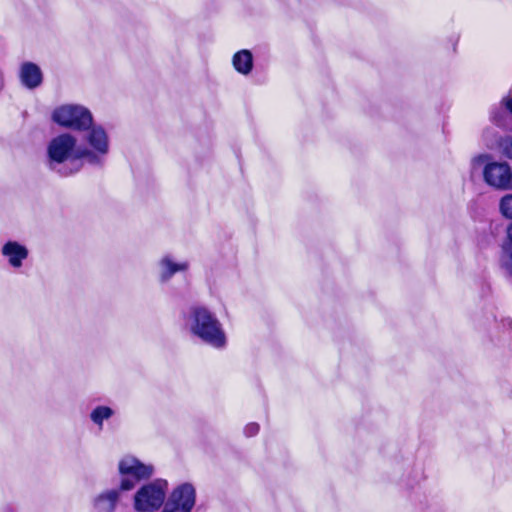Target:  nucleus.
I'll list each match as a JSON object with an SVG mask.
<instances>
[{
  "mask_svg": "<svg viewBox=\"0 0 512 512\" xmlns=\"http://www.w3.org/2000/svg\"><path fill=\"white\" fill-rule=\"evenodd\" d=\"M168 482L156 479L143 485L134 495V508L139 512H154L158 510L166 498Z\"/></svg>",
  "mask_w": 512,
  "mask_h": 512,
  "instance_id": "6",
  "label": "nucleus"
},
{
  "mask_svg": "<svg viewBox=\"0 0 512 512\" xmlns=\"http://www.w3.org/2000/svg\"><path fill=\"white\" fill-rule=\"evenodd\" d=\"M20 81L28 89H35L41 85L43 74L38 65L32 62H24L19 70Z\"/></svg>",
  "mask_w": 512,
  "mask_h": 512,
  "instance_id": "11",
  "label": "nucleus"
},
{
  "mask_svg": "<svg viewBox=\"0 0 512 512\" xmlns=\"http://www.w3.org/2000/svg\"><path fill=\"white\" fill-rule=\"evenodd\" d=\"M52 120L61 127L83 131L92 125L93 116L85 106L65 104L54 109Z\"/></svg>",
  "mask_w": 512,
  "mask_h": 512,
  "instance_id": "5",
  "label": "nucleus"
},
{
  "mask_svg": "<svg viewBox=\"0 0 512 512\" xmlns=\"http://www.w3.org/2000/svg\"><path fill=\"white\" fill-rule=\"evenodd\" d=\"M232 64L238 73L248 75L253 68V55L251 51L243 49L236 52L232 58Z\"/></svg>",
  "mask_w": 512,
  "mask_h": 512,
  "instance_id": "13",
  "label": "nucleus"
},
{
  "mask_svg": "<svg viewBox=\"0 0 512 512\" xmlns=\"http://www.w3.org/2000/svg\"><path fill=\"white\" fill-rule=\"evenodd\" d=\"M82 145L70 133L57 135L47 146V165L63 176H69L80 171L85 161Z\"/></svg>",
  "mask_w": 512,
  "mask_h": 512,
  "instance_id": "1",
  "label": "nucleus"
},
{
  "mask_svg": "<svg viewBox=\"0 0 512 512\" xmlns=\"http://www.w3.org/2000/svg\"><path fill=\"white\" fill-rule=\"evenodd\" d=\"M84 131L83 139L87 146H82V152L85 161L95 166L103 165L109 153V136L106 130L92 122V125Z\"/></svg>",
  "mask_w": 512,
  "mask_h": 512,
  "instance_id": "4",
  "label": "nucleus"
},
{
  "mask_svg": "<svg viewBox=\"0 0 512 512\" xmlns=\"http://www.w3.org/2000/svg\"><path fill=\"white\" fill-rule=\"evenodd\" d=\"M498 148H499V151L500 153L512 160V137L511 136H506L504 138H501L498 142Z\"/></svg>",
  "mask_w": 512,
  "mask_h": 512,
  "instance_id": "18",
  "label": "nucleus"
},
{
  "mask_svg": "<svg viewBox=\"0 0 512 512\" xmlns=\"http://www.w3.org/2000/svg\"><path fill=\"white\" fill-rule=\"evenodd\" d=\"M1 255L11 268L20 269L29 256V250L24 244L9 240L2 245Z\"/></svg>",
  "mask_w": 512,
  "mask_h": 512,
  "instance_id": "9",
  "label": "nucleus"
},
{
  "mask_svg": "<svg viewBox=\"0 0 512 512\" xmlns=\"http://www.w3.org/2000/svg\"><path fill=\"white\" fill-rule=\"evenodd\" d=\"M502 105L505 109L508 110L510 114H512V95H508L502 99Z\"/></svg>",
  "mask_w": 512,
  "mask_h": 512,
  "instance_id": "20",
  "label": "nucleus"
},
{
  "mask_svg": "<svg viewBox=\"0 0 512 512\" xmlns=\"http://www.w3.org/2000/svg\"><path fill=\"white\" fill-rule=\"evenodd\" d=\"M190 267L188 261H176L171 254L162 256L157 263L159 281L168 282L176 273L186 272Z\"/></svg>",
  "mask_w": 512,
  "mask_h": 512,
  "instance_id": "10",
  "label": "nucleus"
},
{
  "mask_svg": "<svg viewBox=\"0 0 512 512\" xmlns=\"http://www.w3.org/2000/svg\"><path fill=\"white\" fill-rule=\"evenodd\" d=\"M507 240L512 242V223L507 228Z\"/></svg>",
  "mask_w": 512,
  "mask_h": 512,
  "instance_id": "21",
  "label": "nucleus"
},
{
  "mask_svg": "<svg viewBox=\"0 0 512 512\" xmlns=\"http://www.w3.org/2000/svg\"><path fill=\"white\" fill-rule=\"evenodd\" d=\"M471 173L482 171L484 182L497 190L512 189V169L506 162L493 161L490 154H479L471 159Z\"/></svg>",
  "mask_w": 512,
  "mask_h": 512,
  "instance_id": "3",
  "label": "nucleus"
},
{
  "mask_svg": "<svg viewBox=\"0 0 512 512\" xmlns=\"http://www.w3.org/2000/svg\"><path fill=\"white\" fill-rule=\"evenodd\" d=\"M196 503V491L192 484L183 483L170 493L162 512H191Z\"/></svg>",
  "mask_w": 512,
  "mask_h": 512,
  "instance_id": "8",
  "label": "nucleus"
},
{
  "mask_svg": "<svg viewBox=\"0 0 512 512\" xmlns=\"http://www.w3.org/2000/svg\"><path fill=\"white\" fill-rule=\"evenodd\" d=\"M499 209L504 217L512 219V194H506L500 199Z\"/></svg>",
  "mask_w": 512,
  "mask_h": 512,
  "instance_id": "17",
  "label": "nucleus"
},
{
  "mask_svg": "<svg viewBox=\"0 0 512 512\" xmlns=\"http://www.w3.org/2000/svg\"><path fill=\"white\" fill-rule=\"evenodd\" d=\"M118 471L125 477L120 482V490L130 491L135 488L137 482L150 478L154 473V467L141 462L134 456H124L118 464Z\"/></svg>",
  "mask_w": 512,
  "mask_h": 512,
  "instance_id": "7",
  "label": "nucleus"
},
{
  "mask_svg": "<svg viewBox=\"0 0 512 512\" xmlns=\"http://www.w3.org/2000/svg\"><path fill=\"white\" fill-rule=\"evenodd\" d=\"M120 487L101 493L94 499V507L101 512H112L120 497Z\"/></svg>",
  "mask_w": 512,
  "mask_h": 512,
  "instance_id": "12",
  "label": "nucleus"
},
{
  "mask_svg": "<svg viewBox=\"0 0 512 512\" xmlns=\"http://www.w3.org/2000/svg\"><path fill=\"white\" fill-rule=\"evenodd\" d=\"M259 432V425L257 423H249L244 428V434L247 437H252L256 435Z\"/></svg>",
  "mask_w": 512,
  "mask_h": 512,
  "instance_id": "19",
  "label": "nucleus"
},
{
  "mask_svg": "<svg viewBox=\"0 0 512 512\" xmlns=\"http://www.w3.org/2000/svg\"><path fill=\"white\" fill-rule=\"evenodd\" d=\"M509 112L505 107L502 105V101L500 102L499 106L494 107L490 112V119L491 121L497 125L498 127L508 129L510 127V116Z\"/></svg>",
  "mask_w": 512,
  "mask_h": 512,
  "instance_id": "15",
  "label": "nucleus"
},
{
  "mask_svg": "<svg viewBox=\"0 0 512 512\" xmlns=\"http://www.w3.org/2000/svg\"><path fill=\"white\" fill-rule=\"evenodd\" d=\"M188 325L193 335L206 344L222 349L226 346V334L218 318L205 307L190 310Z\"/></svg>",
  "mask_w": 512,
  "mask_h": 512,
  "instance_id": "2",
  "label": "nucleus"
},
{
  "mask_svg": "<svg viewBox=\"0 0 512 512\" xmlns=\"http://www.w3.org/2000/svg\"><path fill=\"white\" fill-rule=\"evenodd\" d=\"M114 414L115 411L111 407L99 405L90 412V419L99 430H102L104 421L109 420Z\"/></svg>",
  "mask_w": 512,
  "mask_h": 512,
  "instance_id": "14",
  "label": "nucleus"
},
{
  "mask_svg": "<svg viewBox=\"0 0 512 512\" xmlns=\"http://www.w3.org/2000/svg\"><path fill=\"white\" fill-rule=\"evenodd\" d=\"M502 265L512 275V242L509 240L503 245Z\"/></svg>",
  "mask_w": 512,
  "mask_h": 512,
  "instance_id": "16",
  "label": "nucleus"
}]
</instances>
